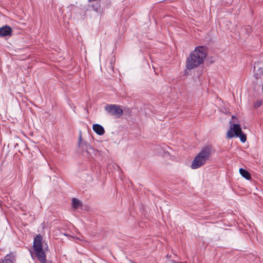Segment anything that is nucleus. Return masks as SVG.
Instances as JSON below:
<instances>
[{"label": "nucleus", "mask_w": 263, "mask_h": 263, "mask_svg": "<svg viewBox=\"0 0 263 263\" xmlns=\"http://www.w3.org/2000/svg\"><path fill=\"white\" fill-rule=\"evenodd\" d=\"M14 260V256L12 253L6 255L0 260V263H12Z\"/></svg>", "instance_id": "nucleus-11"}, {"label": "nucleus", "mask_w": 263, "mask_h": 263, "mask_svg": "<svg viewBox=\"0 0 263 263\" xmlns=\"http://www.w3.org/2000/svg\"><path fill=\"white\" fill-rule=\"evenodd\" d=\"M212 148L208 145L202 148L201 151L196 156L191 164L192 169H197L205 164L212 154Z\"/></svg>", "instance_id": "nucleus-2"}, {"label": "nucleus", "mask_w": 263, "mask_h": 263, "mask_svg": "<svg viewBox=\"0 0 263 263\" xmlns=\"http://www.w3.org/2000/svg\"><path fill=\"white\" fill-rule=\"evenodd\" d=\"M41 263H52L51 261H48L46 260V258L45 259V261L43 262H41Z\"/></svg>", "instance_id": "nucleus-16"}, {"label": "nucleus", "mask_w": 263, "mask_h": 263, "mask_svg": "<svg viewBox=\"0 0 263 263\" xmlns=\"http://www.w3.org/2000/svg\"><path fill=\"white\" fill-rule=\"evenodd\" d=\"M92 8L95 11L98 12L100 9V6L99 4L96 5L92 4Z\"/></svg>", "instance_id": "nucleus-14"}, {"label": "nucleus", "mask_w": 263, "mask_h": 263, "mask_svg": "<svg viewBox=\"0 0 263 263\" xmlns=\"http://www.w3.org/2000/svg\"><path fill=\"white\" fill-rule=\"evenodd\" d=\"M239 137L241 142L244 143L247 140L246 135L242 132L240 126L238 124H233L230 125V130L227 132V137L232 138L234 137Z\"/></svg>", "instance_id": "nucleus-4"}, {"label": "nucleus", "mask_w": 263, "mask_h": 263, "mask_svg": "<svg viewBox=\"0 0 263 263\" xmlns=\"http://www.w3.org/2000/svg\"><path fill=\"white\" fill-rule=\"evenodd\" d=\"M247 32H249V30L251 29V28L249 27H248V28H247Z\"/></svg>", "instance_id": "nucleus-18"}, {"label": "nucleus", "mask_w": 263, "mask_h": 263, "mask_svg": "<svg viewBox=\"0 0 263 263\" xmlns=\"http://www.w3.org/2000/svg\"><path fill=\"white\" fill-rule=\"evenodd\" d=\"M262 104V101L261 100H257L254 104V107L255 108H257L259 107H260Z\"/></svg>", "instance_id": "nucleus-15"}, {"label": "nucleus", "mask_w": 263, "mask_h": 263, "mask_svg": "<svg viewBox=\"0 0 263 263\" xmlns=\"http://www.w3.org/2000/svg\"><path fill=\"white\" fill-rule=\"evenodd\" d=\"M35 254L37 257L38 259L40 262H43L45 261V259L46 258V254L45 251L42 249L40 250H36L34 251Z\"/></svg>", "instance_id": "nucleus-9"}, {"label": "nucleus", "mask_w": 263, "mask_h": 263, "mask_svg": "<svg viewBox=\"0 0 263 263\" xmlns=\"http://www.w3.org/2000/svg\"><path fill=\"white\" fill-rule=\"evenodd\" d=\"M259 63H255L254 67V77L256 79H259L263 76V67L259 66Z\"/></svg>", "instance_id": "nucleus-7"}, {"label": "nucleus", "mask_w": 263, "mask_h": 263, "mask_svg": "<svg viewBox=\"0 0 263 263\" xmlns=\"http://www.w3.org/2000/svg\"><path fill=\"white\" fill-rule=\"evenodd\" d=\"M93 131L98 135L102 136L104 134L105 130L104 127L98 124H95L92 126Z\"/></svg>", "instance_id": "nucleus-10"}, {"label": "nucleus", "mask_w": 263, "mask_h": 263, "mask_svg": "<svg viewBox=\"0 0 263 263\" xmlns=\"http://www.w3.org/2000/svg\"><path fill=\"white\" fill-rule=\"evenodd\" d=\"M72 205L74 209H78L82 205L81 201L77 198H73L72 200Z\"/></svg>", "instance_id": "nucleus-13"}, {"label": "nucleus", "mask_w": 263, "mask_h": 263, "mask_svg": "<svg viewBox=\"0 0 263 263\" xmlns=\"http://www.w3.org/2000/svg\"><path fill=\"white\" fill-rule=\"evenodd\" d=\"M33 248L34 251L43 248L42 236L40 234H38L34 237Z\"/></svg>", "instance_id": "nucleus-6"}, {"label": "nucleus", "mask_w": 263, "mask_h": 263, "mask_svg": "<svg viewBox=\"0 0 263 263\" xmlns=\"http://www.w3.org/2000/svg\"><path fill=\"white\" fill-rule=\"evenodd\" d=\"M247 32H249V30L251 29V28L249 27H248V28H247Z\"/></svg>", "instance_id": "nucleus-17"}, {"label": "nucleus", "mask_w": 263, "mask_h": 263, "mask_svg": "<svg viewBox=\"0 0 263 263\" xmlns=\"http://www.w3.org/2000/svg\"><path fill=\"white\" fill-rule=\"evenodd\" d=\"M105 111L110 116L120 118L123 114V110L119 106L116 104L107 105L105 107Z\"/></svg>", "instance_id": "nucleus-5"}, {"label": "nucleus", "mask_w": 263, "mask_h": 263, "mask_svg": "<svg viewBox=\"0 0 263 263\" xmlns=\"http://www.w3.org/2000/svg\"><path fill=\"white\" fill-rule=\"evenodd\" d=\"M240 175L247 180H250L251 178L250 173L245 169L241 168L239 169Z\"/></svg>", "instance_id": "nucleus-12"}, {"label": "nucleus", "mask_w": 263, "mask_h": 263, "mask_svg": "<svg viewBox=\"0 0 263 263\" xmlns=\"http://www.w3.org/2000/svg\"><path fill=\"white\" fill-rule=\"evenodd\" d=\"M78 146L82 154L87 157L96 155L98 151L93 148L88 142L82 141L81 135L79 137Z\"/></svg>", "instance_id": "nucleus-3"}, {"label": "nucleus", "mask_w": 263, "mask_h": 263, "mask_svg": "<svg viewBox=\"0 0 263 263\" xmlns=\"http://www.w3.org/2000/svg\"><path fill=\"white\" fill-rule=\"evenodd\" d=\"M207 55L206 48L201 46L196 47L186 59V67L192 69L202 64Z\"/></svg>", "instance_id": "nucleus-1"}, {"label": "nucleus", "mask_w": 263, "mask_h": 263, "mask_svg": "<svg viewBox=\"0 0 263 263\" xmlns=\"http://www.w3.org/2000/svg\"><path fill=\"white\" fill-rule=\"evenodd\" d=\"M12 29L11 28L8 26L6 25L3 26L0 28V36H9L11 35Z\"/></svg>", "instance_id": "nucleus-8"}]
</instances>
